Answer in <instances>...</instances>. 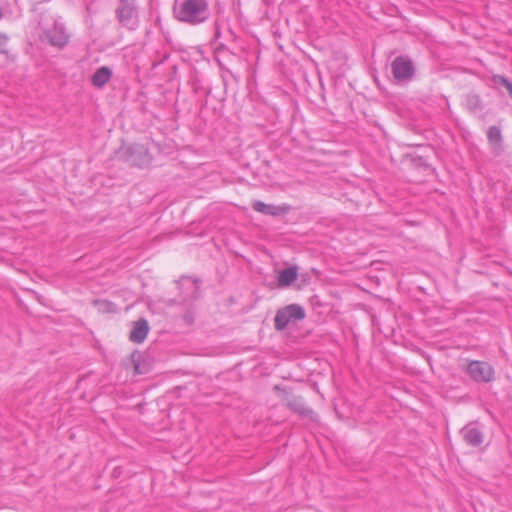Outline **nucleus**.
<instances>
[{
    "label": "nucleus",
    "mask_w": 512,
    "mask_h": 512,
    "mask_svg": "<svg viewBox=\"0 0 512 512\" xmlns=\"http://www.w3.org/2000/svg\"><path fill=\"white\" fill-rule=\"evenodd\" d=\"M111 77L112 70L107 66H102L92 75L91 83L94 87L101 89L110 81Z\"/></svg>",
    "instance_id": "f8f14e48"
},
{
    "label": "nucleus",
    "mask_w": 512,
    "mask_h": 512,
    "mask_svg": "<svg viewBox=\"0 0 512 512\" xmlns=\"http://www.w3.org/2000/svg\"><path fill=\"white\" fill-rule=\"evenodd\" d=\"M305 317L304 309L297 304H291L277 311L274 318L276 330H283L292 320H302Z\"/></svg>",
    "instance_id": "39448f33"
},
{
    "label": "nucleus",
    "mask_w": 512,
    "mask_h": 512,
    "mask_svg": "<svg viewBox=\"0 0 512 512\" xmlns=\"http://www.w3.org/2000/svg\"><path fill=\"white\" fill-rule=\"evenodd\" d=\"M391 71L396 81L408 82L415 74V67L409 58L398 56L391 63Z\"/></svg>",
    "instance_id": "423d86ee"
},
{
    "label": "nucleus",
    "mask_w": 512,
    "mask_h": 512,
    "mask_svg": "<svg viewBox=\"0 0 512 512\" xmlns=\"http://www.w3.org/2000/svg\"><path fill=\"white\" fill-rule=\"evenodd\" d=\"M115 17L121 27L135 31L140 26V12L136 0H118Z\"/></svg>",
    "instance_id": "f03ea898"
},
{
    "label": "nucleus",
    "mask_w": 512,
    "mask_h": 512,
    "mask_svg": "<svg viewBox=\"0 0 512 512\" xmlns=\"http://www.w3.org/2000/svg\"><path fill=\"white\" fill-rule=\"evenodd\" d=\"M8 43V37L6 34L0 33V52L7 54L6 46Z\"/></svg>",
    "instance_id": "dca6fc26"
},
{
    "label": "nucleus",
    "mask_w": 512,
    "mask_h": 512,
    "mask_svg": "<svg viewBox=\"0 0 512 512\" xmlns=\"http://www.w3.org/2000/svg\"><path fill=\"white\" fill-rule=\"evenodd\" d=\"M461 435L464 441L471 446L477 447L482 444L484 435L482 431L474 424H468L461 429Z\"/></svg>",
    "instance_id": "1a4fd4ad"
},
{
    "label": "nucleus",
    "mask_w": 512,
    "mask_h": 512,
    "mask_svg": "<svg viewBox=\"0 0 512 512\" xmlns=\"http://www.w3.org/2000/svg\"><path fill=\"white\" fill-rule=\"evenodd\" d=\"M472 99H474L476 102H479L478 96H474V97H472Z\"/></svg>",
    "instance_id": "f3484780"
},
{
    "label": "nucleus",
    "mask_w": 512,
    "mask_h": 512,
    "mask_svg": "<svg viewBox=\"0 0 512 512\" xmlns=\"http://www.w3.org/2000/svg\"><path fill=\"white\" fill-rule=\"evenodd\" d=\"M252 208L259 213L271 216L284 215L289 211L288 205H272L266 204L262 201H254Z\"/></svg>",
    "instance_id": "9d476101"
},
{
    "label": "nucleus",
    "mask_w": 512,
    "mask_h": 512,
    "mask_svg": "<svg viewBox=\"0 0 512 512\" xmlns=\"http://www.w3.org/2000/svg\"><path fill=\"white\" fill-rule=\"evenodd\" d=\"M298 277V268L291 266L285 268L278 273V287L285 288L290 286Z\"/></svg>",
    "instance_id": "ddd939ff"
},
{
    "label": "nucleus",
    "mask_w": 512,
    "mask_h": 512,
    "mask_svg": "<svg viewBox=\"0 0 512 512\" xmlns=\"http://www.w3.org/2000/svg\"><path fill=\"white\" fill-rule=\"evenodd\" d=\"M41 40L43 42H47L51 46L61 49L67 45L69 35L66 32L63 23L54 21L51 27L44 29L43 34L41 35Z\"/></svg>",
    "instance_id": "20e7f679"
},
{
    "label": "nucleus",
    "mask_w": 512,
    "mask_h": 512,
    "mask_svg": "<svg viewBox=\"0 0 512 512\" xmlns=\"http://www.w3.org/2000/svg\"><path fill=\"white\" fill-rule=\"evenodd\" d=\"M287 406L290 410L303 417H307L311 420H316V415L312 409H310L304 402L302 397L291 396L287 399Z\"/></svg>",
    "instance_id": "6e6552de"
},
{
    "label": "nucleus",
    "mask_w": 512,
    "mask_h": 512,
    "mask_svg": "<svg viewBox=\"0 0 512 512\" xmlns=\"http://www.w3.org/2000/svg\"><path fill=\"white\" fill-rule=\"evenodd\" d=\"M491 81L495 86H503L506 88L509 96L512 98V82H510L508 78L502 75H493Z\"/></svg>",
    "instance_id": "4468645a"
},
{
    "label": "nucleus",
    "mask_w": 512,
    "mask_h": 512,
    "mask_svg": "<svg viewBox=\"0 0 512 512\" xmlns=\"http://www.w3.org/2000/svg\"><path fill=\"white\" fill-rule=\"evenodd\" d=\"M464 371L476 383H489L495 379V369L486 361L467 360Z\"/></svg>",
    "instance_id": "7ed1b4c3"
},
{
    "label": "nucleus",
    "mask_w": 512,
    "mask_h": 512,
    "mask_svg": "<svg viewBox=\"0 0 512 512\" xmlns=\"http://www.w3.org/2000/svg\"><path fill=\"white\" fill-rule=\"evenodd\" d=\"M173 12L176 19L191 25L205 22L210 14L206 0H175Z\"/></svg>",
    "instance_id": "f257e3e1"
},
{
    "label": "nucleus",
    "mask_w": 512,
    "mask_h": 512,
    "mask_svg": "<svg viewBox=\"0 0 512 512\" xmlns=\"http://www.w3.org/2000/svg\"><path fill=\"white\" fill-rule=\"evenodd\" d=\"M148 332V321L145 319H139L134 323L129 339L134 343L140 344L146 339Z\"/></svg>",
    "instance_id": "9b49d317"
},
{
    "label": "nucleus",
    "mask_w": 512,
    "mask_h": 512,
    "mask_svg": "<svg viewBox=\"0 0 512 512\" xmlns=\"http://www.w3.org/2000/svg\"><path fill=\"white\" fill-rule=\"evenodd\" d=\"M486 135L491 154L494 157L501 156L504 152V141L500 127L490 126Z\"/></svg>",
    "instance_id": "0eeeda50"
},
{
    "label": "nucleus",
    "mask_w": 512,
    "mask_h": 512,
    "mask_svg": "<svg viewBox=\"0 0 512 512\" xmlns=\"http://www.w3.org/2000/svg\"><path fill=\"white\" fill-rule=\"evenodd\" d=\"M93 303H94L95 306H98L100 311H103V312L112 311L113 304L111 302H109V301H106V300H95Z\"/></svg>",
    "instance_id": "2eb2a0df"
}]
</instances>
